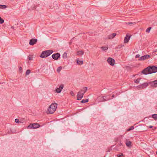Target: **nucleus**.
<instances>
[{
	"label": "nucleus",
	"mask_w": 157,
	"mask_h": 157,
	"mask_svg": "<svg viewBox=\"0 0 157 157\" xmlns=\"http://www.w3.org/2000/svg\"><path fill=\"white\" fill-rule=\"evenodd\" d=\"M37 41V40L36 39L33 38L30 40L29 44L31 45H33L36 43Z\"/></svg>",
	"instance_id": "obj_9"
},
{
	"label": "nucleus",
	"mask_w": 157,
	"mask_h": 157,
	"mask_svg": "<svg viewBox=\"0 0 157 157\" xmlns=\"http://www.w3.org/2000/svg\"><path fill=\"white\" fill-rule=\"evenodd\" d=\"M28 58H29V60H32V58L30 57H29Z\"/></svg>",
	"instance_id": "obj_35"
},
{
	"label": "nucleus",
	"mask_w": 157,
	"mask_h": 157,
	"mask_svg": "<svg viewBox=\"0 0 157 157\" xmlns=\"http://www.w3.org/2000/svg\"><path fill=\"white\" fill-rule=\"evenodd\" d=\"M140 79V78H138L137 79L135 80L134 81L137 84L139 83Z\"/></svg>",
	"instance_id": "obj_22"
},
{
	"label": "nucleus",
	"mask_w": 157,
	"mask_h": 157,
	"mask_svg": "<svg viewBox=\"0 0 157 157\" xmlns=\"http://www.w3.org/2000/svg\"><path fill=\"white\" fill-rule=\"evenodd\" d=\"M52 52L53 51L51 50L44 51L42 52L40 56L42 58H45L49 56Z\"/></svg>",
	"instance_id": "obj_4"
},
{
	"label": "nucleus",
	"mask_w": 157,
	"mask_h": 157,
	"mask_svg": "<svg viewBox=\"0 0 157 157\" xmlns=\"http://www.w3.org/2000/svg\"><path fill=\"white\" fill-rule=\"evenodd\" d=\"M131 142L128 140H127L125 143L126 145L128 147L131 145Z\"/></svg>",
	"instance_id": "obj_16"
},
{
	"label": "nucleus",
	"mask_w": 157,
	"mask_h": 157,
	"mask_svg": "<svg viewBox=\"0 0 157 157\" xmlns=\"http://www.w3.org/2000/svg\"><path fill=\"white\" fill-rule=\"evenodd\" d=\"M77 63L78 64L82 65L83 64V62L82 60H79L78 59H77Z\"/></svg>",
	"instance_id": "obj_17"
},
{
	"label": "nucleus",
	"mask_w": 157,
	"mask_h": 157,
	"mask_svg": "<svg viewBox=\"0 0 157 157\" xmlns=\"http://www.w3.org/2000/svg\"><path fill=\"white\" fill-rule=\"evenodd\" d=\"M116 35V33H113L109 35L108 36V38L109 39H112Z\"/></svg>",
	"instance_id": "obj_15"
},
{
	"label": "nucleus",
	"mask_w": 157,
	"mask_h": 157,
	"mask_svg": "<svg viewBox=\"0 0 157 157\" xmlns=\"http://www.w3.org/2000/svg\"><path fill=\"white\" fill-rule=\"evenodd\" d=\"M157 72V67L154 66L148 67L142 71V73L144 75H147Z\"/></svg>",
	"instance_id": "obj_1"
},
{
	"label": "nucleus",
	"mask_w": 157,
	"mask_h": 157,
	"mask_svg": "<svg viewBox=\"0 0 157 157\" xmlns=\"http://www.w3.org/2000/svg\"><path fill=\"white\" fill-rule=\"evenodd\" d=\"M15 121L16 123H19V122H20L18 119H16L15 120Z\"/></svg>",
	"instance_id": "obj_32"
},
{
	"label": "nucleus",
	"mask_w": 157,
	"mask_h": 157,
	"mask_svg": "<svg viewBox=\"0 0 157 157\" xmlns=\"http://www.w3.org/2000/svg\"><path fill=\"white\" fill-rule=\"evenodd\" d=\"M62 69V67H59L58 68L57 70V71L58 72H59L60 71H61V69Z\"/></svg>",
	"instance_id": "obj_28"
},
{
	"label": "nucleus",
	"mask_w": 157,
	"mask_h": 157,
	"mask_svg": "<svg viewBox=\"0 0 157 157\" xmlns=\"http://www.w3.org/2000/svg\"><path fill=\"white\" fill-rule=\"evenodd\" d=\"M149 127L150 128H152V126H149Z\"/></svg>",
	"instance_id": "obj_38"
},
{
	"label": "nucleus",
	"mask_w": 157,
	"mask_h": 157,
	"mask_svg": "<svg viewBox=\"0 0 157 157\" xmlns=\"http://www.w3.org/2000/svg\"><path fill=\"white\" fill-rule=\"evenodd\" d=\"M150 58V56L149 55H146L143 56H142L141 57H140L139 59V60H145L147 59H149Z\"/></svg>",
	"instance_id": "obj_8"
},
{
	"label": "nucleus",
	"mask_w": 157,
	"mask_h": 157,
	"mask_svg": "<svg viewBox=\"0 0 157 157\" xmlns=\"http://www.w3.org/2000/svg\"><path fill=\"white\" fill-rule=\"evenodd\" d=\"M40 125L37 123H34L30 124L28 126V128H29L35 129L39 127Z\"/></svg>",
	"instance_id": "obj_5"
},
{
	"label": "nucleus",
	"mask_w": 157,
	"mask_h": 157,
	"mask_svg": "<svg viewBox=\"0 0 157 157\" xmlns=\"http://www.w3.org/2000/svg\"><path fill=\"white\" fill-rule=\"evenodd\" d=\"M108 46H102L101 47V48L103 51H106L108 49Z\"/></svg>",
	"instance_id": "obj_18"
},
{
	"label": "nucleus",
	"mask_w": 157,
	"mask_h": 157,
	"mask_svg": "<svg viewBox=\"0 0 157 157\" xmlns=\"http://www.w3.org/2000/svg\"><path fill=\"white\" fill-rule=\"evenodd\" d=\"M6 6L5 5H0V8L4 9L6 8Z\"/></svg>",
	"instance_id": "obj_21"
},
{
	"label": "nucleus",
	"mask_w": 157,
	"mask_h": 157,
	"mask_svg": "<svg viewBox=\"0 0 157 157\" xmlns=\"http://www.w3.org/2000/svg\"><path fill=\"white\" fill-rule=\"evenodd\" d=\"M156 51H157H157H155V52H156Z\"/></svg>",
	"instance_id": "obj_42"
},
{
	"label": "nucleus",
	"mask_w": 157,
	"mask_h": 157,
	"mask_svg": "<svg viewBox=\"0 0 157 157\" xmlns=\"http://www.w3.org/2000/svg\"><path fill=\"white\" fill-rule=\"evenodd\" d=\"M140 58V55L139 54L136 55V58Z\"/></svg>",
	"instance_id": "obj_33"
},
{
	"label": "nucleus",
	"mask_w": 157,
	"mask_h": 157,
	"mask_svg": "<svg viewBox=\"0 0 157 157\" xmlns=\"http://www.w3.org/2000/svg\"><path fill=\"white\" fill-rule=\"evenodd\" d=\"M156 154L157 155V151H156Z\"/></svg>",
	"instance_id": "obj_41"
},
{
	"label": "nucleus",
	"mask_w": 157,
	"mask_h": 157,
	"mask_svg": "<svg viewBox=\"0 0 157 157\" xmlns=\"http://www.w3.org/2000/svg\"><path fill=\"white\" fill-rule=\"evenodd\" d=\"M60 55L59 53L53 54L52 56V58L55 60H57L60 57Z\"/></svg>",
	"instance_id": "obj_7"
},
{
	"label": "nucleus",
	"mask_w": 157,
	"mask_h": 157,
	"mask_svg": "<svg viewBox=\"0 0 157 157\" xmlns=\"http://www.w3.org/2000/svg\"><path fill=\"white\" fill-rule=\"evenodd\" d=\"M151 27H149V28H148L146 30V32H147V33H149L150 31V30H151Z\"/></svg>",
	"instance_id": "obj_27"
},
{
	"label": "nucleus",
	"mask_w": 157,
	"mask_h": 157,
	"mask_svg": "<svg viewBox=\"0 0 157 157\" xmlns=\"http://www.w3.org/2000/svg\"><path fill=\"white\" fill-rule=\"evenodd\" d=\"M19 70L20 71H21L22 70V68L21 67H20L19 68Z\"/></svg>",
	"instance_id": "obj_36"
},
{
	"label": "nucleus",
	"mask_w": 157,
	"mask_h": 157,
	"mask_svg": "<svg viewBox=\"0 0 157 157\" xmlns=\"http://www.w3.org/2000/svg\"><path fill=\"white\" fill-rule=\"evenodd\" d=\"M114 94H113L112 96V98H113L114 97Z\"/></svg>",
	"instance_id": "obj_39"
},
{
	"label": "nucleus",
	"mask_w": 157,
	"mask_h": 157,
	"mask_svg": "<svg viewBox=\"0 0 157 157\" xmlns=\"http://www.w3.org/2000/svg\"><path fill=\"white\" fill-rule=\"evenodd\" d=\"M67 57V53L66 52H64L63 55V58H66Z\"/></svg>",
	"instance_id": "obj_23"
},
{
	"label": "nucleus",
	"mask_w": 157,
	"mask_h": 157,
	"mask_svg": "<svg viewBox=\"0 0 157 157\" xmlns=\"http://www.w3.org/2000/svg\"><path fill=\"white\" fill-rule=\"evenodd\" d=\"M70 94L72 96H75V94L73 92V91H71V92H70Z\"/></svg>",
	"instance_id": "obj_30"
},
{
	"label": "nucleus",
	"mask_w": 157,
	"mask_h": 157,
	"mask_svg": "<svg viewBox=\"0 0 157 157\" xmlns=\"http://www.w3.org/2000/svg\"><path fill=\"white\" fill-rule=\"evenodd\" d=\"M150 84L151 86L153 87H156L157 86V80H155L154 81L151 82Z\"/></svg>",
	"instance_id": "obj_12"
},
{
	"label": "nucleus",
	"mask_w": 157,
	"mask_h": 157,
	"mask_svg": "<svg viewBox=\"0 0 157 157\" xmlns=\"http://www.w3.org/2000/svg\"><path fill=\"white\" fill-rule=\"evenodd\" d=\"M117 157H121L123 156V154L122 153H121V154H118L117 155Z\"/></svg>",
	"instance_id": "obj_31"
},
{
	"label": "nucleus",
	"mask_w": 157,
	"mask_h": 157,
	"mask_svg": "<svg viewBox=\"0 0 157 157\" xmlns=\"http://www.w3.org/2000/svg\"><path fill=\"white\" fill-rule=\"evenodd\" d=\"M87 90L86 87H83L78 91L77 94V99L78 100H80L83 98L84 94Z\"/></svg>",
	"instance_id": "obj_2"
},
{
	"label": "nucleus",
	"mask_w": 157,
	"mask_h": 157,
	"mask_svg": "<svg viewBox=\"0 0 157 157\" xmlns=\"http://www.w3.org/2000/svg\"><path fill=\"white\" fill-rule=\"evenodd\" d=\"M127 24L128 25H130V24H133V23L132 22H128V23H127Z\"/></svg>",
	"instance_id": "obj_34"
},
{
	"label": "nucleus",
	"mask_w": 157,
	"mask_h": 157,
	"mask_svg": "<svg viewBox=\"0 0 157 157\" xmlns=\"http://www.w3.org/2000/svg\"><path fill=\"white\" fill-rule=\"evenodd\" d=\"M152 117L153 118L156 119H157V114H154L152 115Z\"/></svg>",
	"instance_id": "obj_24"
},
{
	"label": "nucleus",
	"mask_w": 157,
	"mask_h": 157,
	"mask_svg": "<svg viewBox=\"0 0 157 157\" xmlns=\"http://www.w3.org/2000/svg\"><path fill=\"white\" fill-rule=\"evenodd\" d=\"M63 88V85L61 84L59 88H57L56 89V91L57 93H60L62 90Z\"/></svg>",
	"instance_id": "obj_10"
},
{
	"label": "nucleus",
	"mask_w": 157,
	"mask_h": 157,
	"mask_svg": "<svg viewBox=\"0 0 157 157\" xmlns=\"http://www.w3.org/2000/svg\"><path fill=\"white\" fill-rule=\"evenodd\" d=\"M134 127L133 126H131L128 129H127V131H129L131 130H132L134 129Z\"/></svg>",
	"instance_id": "obj_25"
},
{
	"label": "nucleus",
	"mask_w": 157,
	"mask_h": 157,
	"mask_svg": "<svg viewBox=\"0 0 157 157\" xmlns=\"http://www.w3.org/2000/svg\"><path fill=\"white\" fill-rule=\"evenodd\" d=\"M88 99H83L81 101V102L82 103H85L87 102L88 101Z\"/></svg>",
	"instance_id": "obj_20"
},
{
	"label": "nucleus",
	"mask_w": 157,
	"mask_h": 157,
	"mask_svg": "<svg viewBox=\"0 0 157 157\" xmlns=\"http://www.w3.org/2000/svg\"><path fill=\"white\" fill-rule=\"evenodd\" d=\"M33 9H36V7H33Z\"/></svg>",
	"instance_id": "obj_40"
},
{
	"label": "nucleus",
	"mask_w": 157,
	"mask_h": 157,
	"mask_svg": "<svg viewBox=\"0 0 157 157\" xmlns=\"http://www.w3.org/2000/svg\"><path fill=\"white\" fill-rule=\"evenodd\" d=\"M57 105L56 103H52L48 107L47 111L48 114H52L56 110Z\"/></svg>",
	"instance_id": "obj_3"
},
{
	"label": "nucleus",
	"mask_w": 157,
	"mask_h": 157,
	"mask_svg": "<svg viewBox=\"0 0 157 157\" xmlns=\"http://www.w3.org/2000/svg\"><path fill=\"white\" fill-rule=\"evenodd\" d=\"M122 145V143H120V144H119V146H121V145Z\"/></svg>",
	"instance_id": "obj_37"
},
{
	"label": "nucleus",
	"mask_w": 157,
	"mask_h": 157,
	"mask_svg": "<svg viewBox=\"0 0 157 157\" xmlns=\"http://www.w3.org/2000/svg\"><path fill=\"white\" fill-rule=\"evenodd\" d=\"M148 83L147 82H146L138 86L137 87H138L141 88V89H143L144 88H145L146 87H147L148 86Z\"/></svg>",
	"instance_id": "obj_11"
},
{
	"label": "nucleus",
	"mask_w": 157,
	"mask_h": 157,
	"mask_svg": "<svg viewBox=\"0 0 157 157\" xmlns=\"http://www.w3.org/2000/svg\"><path fill=\"white\" fill-rule=\"evenodd\" d=\"M4 20L2 19L1 17H0V24H2L4 23Z\"/></svg>",
	"instance_id": "obj_29"
},
{
	"label": "nucleus",
	"mask_w": 157,
	"mask_h": 157,
	"mask_svg": "<svg viewBox=\"0 0 157 157\" xmlns=\"http://www.w3.org/2000/svg\"><path fill=\"white\" fill-rule=\"evenodd\" d=\"M107 62L111 66H113L114 65L115 60L109 57L108 59Z\"/></svg>",
	"instance_id": "obj_6"
},
{
	"label": "nucleus",
	"mask_w": 157,
	"mask_h": 157,
	"mask_svg": "<svg viewBox=\"0 0 157 157\" xmlns=\"http://www.w3.org/2000/svg\"><path fill=\"white\" fill-rule=\"evenodd\" d=\"M30 73V71L29 70H27L25 74L26 75H28Z\"/></svg>",
	"instance_id": "obj_26"
},
{
	"label": "nucleus",
	"mask_w": 157,
	"mask_h": 157,
	"mask_svg": "<svg viewBox=\"0 0 157 157\" xmlns=\"http://www.w3.org/2000/svg\"><path fill=\"white\" fill-rule=\"evenodd\" d=\"M130 36H129L127 34L126 36L124 38V43H127L128 42L130 38Z\"/></svg>",
	"instance_id": "obj_13"
},
{
	"label": "nucleus",
	"mask_w": 157,
	"mask_h": 157,
	"mask_svg": "<svg viewBox=\"0 0 157 157\" xmlns=\"http://www.w3.org/2000/svg\"><path fill=\"white\" fill-rule=\"evenodd\" d=\"M84 53V52L82 51H79L77 52V55L78 56H82Z\"/></svg>",
	"instance_id": "obj_19"
},
{
	"label": "nucleus",
	"mask_w": 157,
	"mask_h": 157,
	"mask_svg": "<svg viewBox=\"0 0 157 157\" xmlns=\"http://www.w3.org/2000/svg\"><path fill=\"white\" fill-rule=\"evenodd\" d=\"M101 98H102V101H106L107 100H109L111 99L109 97V95H107L106 96H104L103 97H102Z\"/></svg>",
	"instance_id": "obj_14"
}]
</instances>
